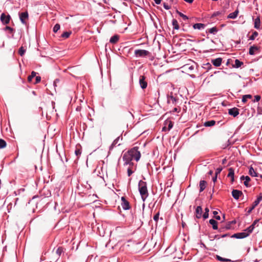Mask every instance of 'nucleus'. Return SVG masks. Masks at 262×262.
<instances>
[{"instance_id": "obj_16", "label": "nucleus", "mask_w": 262, "mask_h": 262, "mask_svg": "<svg viewBox=\"0 0 262 262\" xmlns=\"http://www.w3.org/2000/svg\"><path fill=\"white\" fill-rule=\"evenodd\" d=\"M54 254H56L57 257H59L62 252H63V248L62 247H55L52 251Z\"/></svg>"}, {"instance_id": "obj_22", "label": "nucleus", "mask_w": 262, "mask_h": 262, "mask_svg": "<svg viewBox=\"0 0 262 262\" xmlns=\"http://www.w3.org/2000/svg\"><path fill=\"white\" fill-rule=\"evenodd\" d=\"M207 185V182L205 180H201L199 184L200 192H201L204 190Z\"/></svg>"}, {"instance_id": "obj_38", "label": "nucleus", "mask_w": 262, "mask_h": 262, "mask_svg": "<svg viewBox=\"0 0 262 262\" xmlns=\"http://www.w3.org/2000/svg\"><path fill=\"white\" fill-rule=\"evenodd\" d=\"M216 259L219 260V261H224V262H230L231 261V260L229 259H227V258H223L222 257H221L219 255H216Z\"/></svg>"}, {"instance_id": "obj_10", "label": "nucleus", "mask_w": 262, "mask_h": 262, "mask_svg": "<svg viewBox=\"0 0 262 262\" xmlns=\"http://www.w3.org/2000/svg\"><path fill=\"white\" fill-rule=\"evenodd\" d=\"M11 16L10 15H6L5 13H3L0 17L1 21L3 25H7L10 23Z\"/></svg>"}, {"instance_id": "obj_32", "label": "nucleus", "mask_w": 262, "mask_h": 262, "mask_svg": "<svg viewBox=\"0 0 262 262\" xmlns=\"http://www.w3.org/2000/svg\"><path fill=\"white\" fill-rule=\"evenodd\" d=\"M216 122L214 120H211L209 121H206L204 123V125L206 127H210L214 125L215 124Z\"/></svg>"}, {"instance_id": "obj_39", "label": "nucleus", "mask_w": 262, "mask_h": 262, "mask_svg": "<svg viewBox=\"0 0 262 262\" xmlns=\"http://www.w3.org/2000/svg\"><path fill=\"white\" fill-rule=\"evenodd\" d=\"M177 13L179 14V15L185 21L187 20L188 19V17L186 15H184L182 12L179 11L178 10H177Z\"/></svg>"}, {"instance_id": "obj_25", "label": "nucleus", "mask_w": 262, "mask_h": 262, "mask_svg": "<svg viewBox=\"0 0 262 262\" xmlns=\"http://www.w3.org/2000/svg\"><path fill=\"white\" fill-rule=\"evenodd\" d=\"M205 27V25L202 23H196L193 25V28L194 29L202 30L204 29Z\"/></svg>"}, {"instance_id": "obj_24", "label": "nucleus", "mask_w": 262, "mask_h": 262, "mask_svg": "<svg viewBox=\"0 0 262 262\" xmlns=\"http://www.w3.org/2000/svg\"><path fill=\"white\" fill-rule=\"evenodd\" d=\"M249 174L251 177H257L259 176L258 173L254 170V168L251 166L249 168Z\"/></svg>"}, {"instance_id": "obj_15", "label": "nucleus", "mask_w": 262, "mask_h": 262, "mask_svg": "<svg viewBox=\"0 0 262 262\" xmlns=\"http://www.w3.org/2000/svg\"><path fill=\"white\" fill-rule=\"evenodd\" d=\"M202 208L201 206H198L195 211V217L197 219H201L202 216Z\"/></svg>"}, {"instance_id": "obj_7", "label": "nucleus", "mask_w": 262, "mask_h": 262, "mask_svg": "<svg viewBox=\"0 0 262 262\" xmlns=\"http://www.w3.org/2000/svg\"><path fill=\"white\" fill-rule=\"evenodd\" d=\"M3 31H5L7 33V37L9 38H14V34L15 30L14 28L9 27L6 26L3 29Z\"/></svg>"}, {"instance_id": "obj_19", "label": "nucleus", "mask_w": 262, "mask_h": 262, "mask_svg": "<svg viewBox=\"0 0 262 262\" xmlns=\"http://www.w3.org/2000/svg\"><path fill=\"white\" fill-rule=\"evenodd\" d=\"M222 62V58L221 57L217 58L216 59H211V63L214 66L218 67L221 65Z\"/></svg>"}, {"instance_id": "obj_6", "label": "nucleus", "mask_w": 262, "mask_h": 262, "mask_svg": "<svg viewBox=\"0 0 262 262\" xmlns=\"http://www.w3.org/2000/svg\"><path fill=\"white\" fill-rule=\"evenodd\" d=\"M19 17L20 21L24 25H27V20L29 19V14L28 11L19 13Z\"/></svg>"}, {"instance_id": "obj_8", "label": "nucleus", "mask_w": 262, "mask_h": 262, "mask_svg": "<svg viewBox=\"0 0 262 262\" xmlns=\"http://www.w3.org/2000/svg\"><path fill=\"white\" fill-rule=\"evenodd\" d=\"M250 232H248L247 229H246L244 232L235 233L231 236V237H234L236 238H244L248 236Z\"/></svg>"}, {"instance_id": "obj_58", "label": "nucleus", "mask_w": 262, "mask_h": 262, "mask_svg": "<svg viewBox=\"0 0 262 262\" xmlns=\"http://www.w3.org/2000/svg\"><path fill=\"white\" fill-rule=\"evenodd\" d=\"M59 82V79H56L54 81V85L55 87L57 86V83Z\"/></svg>"}, {"instance_id": "obj_29", "label": "nucleus", "mask_w": 262, "mask_h": 262, "mask_svg": "<svg viewBox=\"0 0 262 262\" xmlns=\"http://www.w3.org/2000/svg\"><path fill=\"white\" fill-rule=\"evenodd\" d=\"M243 64H244L243 62L239 60L236 59L235 60L234 64H233L232 66L233 68H239L241 67V66H243Z\"/></svg>"}, {"instance_id": "obj_62", "label": "nucleus", "mask_w": 262, "mask_h": 262, "mask_svg": "<svg viewBox=\"0 0 262 262\" xmlns=\"http://www.w3.org/2000/svg\"><path fill=\"white\" fill-rule=\"evenodd\" d=\"M34 77L33 76H31V75H29L28 77V82H31L32 79Z\"/></svg>"}, {"instance_id": "obj_61", "label": "nucleus", "mask_w": 262, "mask_h": 262, "mask_svg": "<svg viewBox=\"0 0 262 262\" xmlns=\"http://www.w3.org/2000/svg\"><path fill=\"white\" fill-rule=\"evenodd\" d=\"M217 175L215 174V176L212 178V181L214 182V183H215L217 180Z\"/></svg>"}, {"instance_id": "obj_4", "label": "nucleus", "mask_w": 262, "mask_h": 262, "mask_svg": "<svg viewBox=\"0 0 262 262\" xmlns=\"http://www.w3.org/2000/svg\"><path fill=\"white\" fill-rule=\"evenodd\" d=\"M135 55L136 57H146L150 56L151 53L145 50L137 49L135 51Z\"/></svg>"}, {"instance_id": "obj_60", "label": "nucleus", "mask_w": 262, "mask_h": 262, "mask_svg": "<svg viewBox=\"0 0 262 262\" xmlns=\"http://www.w3.org/2000/svg\"><path fill=\"white\" fill-rule=\"evenodd\" d=\"M36 74H37V73L35 72V71H32L30 75L31 76H33V77H35L36 76Z\"/></svg>"}, {"instance_id": "obj_18", "label": "nucleus", "mask_w": 262, "mask_h": 262, "mask_svg": "<svg viewBox=\"0 0 262 262\" xmlns=\"http://www.w3.org/2000/svg\"><path fill=\"white\" fill-rule=\"evenodd\" d=\"M259 48L256 46H251L249 48V53L251 55H253L256 54V52L259 50Z\"/></svg>"}, {"instance_id": "obj_37", "label": "nucleus", "mask_w": 262, "mask_h": 262, "mask_svg": "<svg viewBox=\"0 0 262 262\" xmlns=\"http://www.w3.org/2000/svg\"><path fill=\"white\" fill-rule=\"evenodd\" d=\"M137 165H135L134 169H132L130 167L127 168V176L130 177L136 170Z\"/></svg>"}, {"instance_id": "obj_45", "label": "nucleus", "mask_w": 262, "mask_h": 262, "mask_svg": "<svg viewBox=\"0 0 262 262\" xmlns=\"http://www.w3.org/2000/svg\"><path fill=\"white\" fill-rule=\"evenodd\" d=\"M26 52V50L23 47H21L18 50V54L20 56H23Z\"/></svg>"}, {"instance_id": "obj_64", "label": "nucleus", "mask_w": 262, "mask_h": 262, "mask_svg": "<svg viewBox=\"0 0 262 262\" xmlns=\"http://www.w3.org/2000/svg\"><path fill=\"white\" fill-rule=\"evenodd\" d=\"M81 107L80 106H78L76 107V110L77 111H81Z\"/></svg>"}, {"instance_id": "obj_31", "label": "nucleus", "mask_w": 262, "mask_h": 262, "mask_svg": "<svg viewBox=\"0 0 262 262\" xmlns=\"http://www.w3.org/2000/svg\"><path fill=\"white\" fill-rule=\"evenodd\" d=\"M255 203H256V201L255 200V201L253 203L252 206L250 207V208H249L247 210V209L246 210V211H247V215L249 214L252 212V211L255 208V207L256 206H257L258 204H259V203L255 204Z\"/></svg>"}, {"instance_id": "obj_59", "label": "nucleus", "mask_w": 262, "mask_h": 262, "mask_svg": "<svg viewBox=\"0 0 262 262\" xmlns=\"http://www.w3.org/2000/svg\"><path fill=\"white\" fill-rule=\"evenodd\" d=\"M180 108H178L177 107H174L173 110L171 111L172 113H175V112H179Z\"/></svg>"}, {"instance_id": "obj_42", "label": "nucleus", "mask_w": 262, "mask_h": 262, "mask_svg": "<svg viewBox=\"0 0 262 262\" xmlns=\"http://www.w3.org/2000/svg\"><path fill=\"white\" fill-rule=\"evenodd\" d=\"M258 35V33L256 31H254L252 33V34L250 36L249 39L253 40L255 39V38Z\"/></svg>"}, {"instance_id": "obj_33", "label": "nucleus", "mask_w": 262, "mask_h": 262, "mask_svg": "<svg viewBox=\"0 0 262 262\" xmlns=\"http://www.w3.org/2000/svg\"><path fill=\"white\" fill-rule=\"evenodd\" d=\"M218 31V29L216 27H214L208 29L206 31V33H209L213 34H215Z\"/></svg>"}, {"instance_id": "obj_35", "label": "nucleus", "mask_w": 262, "mask_h": 262, "mask_svg": "<svg viewBox=\"0 0 262 262\" xmlns=\"http://www.w3.org/2000/svg\"><path fill=\"white\" fill-rule=\"evenodd\" d=\"M209 212V208L208 207H206L205 209V212L202 215V217H203L204 220H206L207 218H208Z\"/></svg>"}, {"instance_id": "obj_20", "label": "nucleus", "mask_w": 262, "mask_h": 262, "mask_svg": "<svg viewBox=\"0 0 262 262\" xmlns=\"http://www.w3.org/2000/svg\"><path fill=\"white\" fill-rule=\"evenodd\" d=\"M259 220H255L253 223L247 228V230L248 231V232H250L251 233L253 231V229L255 228V226L258 223Z\"/></svg>"}, {"instance_id": "obj_14", "label": "nucleus", "mask_w": 262, "mask_h": 262, "mask_svg": "<svg viewBox=\"0 0 262 262\" xmlns=\"http://www.w3.org/2000/svg\"><path fill=\"white\" fill-rule=\"evenodd\" d=\"M229 115L234 117H236L239 114V109L236 107H233L228 110Z\"/></svg>"}, {"instance_id": "obj_13", "label": "nucleus", "mask_w": 262, "mask_h": 262, "mask_svg": "<svg viewBox=\"0 0 262 262\" xmlns=\"http://www.w3.org/2000/svg\"><path fill=\"white\" fill-rule=\"evenodd\" d=\"M231 193L233 198L236 200L239 199V197L243 195L242 191L237 189H233Z\"/></svg>"}, {"instance_id": "obj_40", "label": "nucleus", "mask_w": 262, "mask_h": 262, "mask_svg": "<svg viewBox=\"0 0 262 262\" xmlns=\"http://www.w3.org/2000/svg\"><path fill=\"white\" fill-rule=\"evenodd\" d=\"M72 32L71 31L69 32H64L61 35V37L64 38H68L69 37L70 35L71 34Z\"/></svg>"}, {"instance_id": "obj_17", "label": "nucleus", "mask_w": 262, "mask_h": 262, "mask_svg": "<svg viewBox=\"0 0 262 262\" xmlns=\"http://www.w3.org/2000/svg\"><path fill=\"white\" fill-rule=\"evenodd\" d=\"M229 173L227 177L231 178V182L233 183L234 181V169L232 167L228 169Z\"/></svg>"}, {"instance_id": "obj_21", "label": "nucleus", "mask_w": 262, "mask_h": 262, "mask_svg": "<svg viewBox=\"0 0 262 262\" xmlns=\"http://www.w3.org/2000/svg\"><path fill=\"white\" fill-rule=\"evenodd\" d=\"M39 193L40 196H43L44 198L49 197L51 195V192L48 189H45V188L40 191Z\"/></svg>"}, {"instance_id": "obj_9", "label": "nucleus", "mask_w": 262, "mask_h": 262, "mask_svg": "<svg viewBox=\"0 0 262 262\" xmlns=\"http://www.w3.org/2000/svg\"><path fill=\"white\" fill-rule=\"evenodd\" d=\"M167 103L172 105H176L179 100L177 97L173 96L172 93H171L170 95H167Z\"/></svg>"}, {"instance_id": "obj_3", "label": "nucleus", "mask_w": 262, "mask_h": 262, "mask_svg": "<svg viewBox=\"0 0 262 262\" xmlns=\"http://www.w3.org/2000/svg\"><path fill=\"white\" fill-rule=\"evenodd\" d=\"M165 252L167 254L173 255V258H180V256L182 255L181 251L177 252L176 247H168L165 250Z\"/></svg>"}, {"instance_id": "obj_36", "label": "nucleus", "mask_w": 262, "mask_h": 262, "mask_svg": "<svg viewBox=\"0 0 262 262\" xmlns=\"http://www.w3.org/2000/svg\"><path fill=\"white\" fill-rule=\"evenodd\" d=\"M252 98V96L251 95H250V94L245 95L243 96L242 101L243 103H246L247 102L248 99H251Z\"/></svg>"}, {"instance_id": "obj_46", "label": "nucleus", "mask_w": 262, "mask_h": 262, "mask_svg": "<svg viewBox=\"0 0 262 262\" xmlns=\"http://www.w3.org/2000/svg\"><path fill=\"white\" fill-rule=\"evenodd\" d=\"M75 154L77 157V158H78L81 154V149L80 148H76L75 150Z\"/></svg>"}, {"instance_id": "obj_1", "label": "nucleus", "mask_w": 262, "mask_h": 262, "mask_svg": "<svg viewBox=\"0 0 262 262\" xmlns=\"http://www.w3.org/2000/svg\"><path fill=\"white\" fill-rule=\"evenodd\" d=\"M141 156L139 147L138 146H134L126 152H124L122 156V160L125 161V164H128L130 162V160H135L138 162Z\"/></svg>"}, {"instance_id": "obj_53", "label": "nucleus", "mask_w": 262, "mask_h": 262, "mask_svg": "<svg viewBox=\"0 0 262 262\" xmlns=\"http://www.w3.org/2000/svg\"><path fill=\"white\" fill-rule=\"evenodd\" d=\"M41 81V77L40 76H36L35 77V81L34 84H37L39 83Z\"/></svg>"}, {"instance_id": "obj_28", "label": "nucleus", "mask_w": 262, "mask_h": 262, "mask_svg": "<svg viewBox=\"0 0 262 262\" xmlns=\"http://www.w3.org/2000/svg\"><path fill=\"white\" fill-rule=\"evenodd\" d=\"M260 20L259 17H256L254 20V28L256 29H260Z\"/></svg>"}, {"instance_id": "obj_26", "label": "nucleus", "mask_w": 262, "mask_h": 262, "mask_svg": "<svg viewBox=\"0 0 262 262\" xmlns=\"http://www.w3.org/2000/svg\"><path fill=\"white\" fill-rule=\"evenodd\" d=\"M239 13L238 10L237 9L234 12L230 13L227 17L228 18H231V19H235L237 17L238 14Z\"/></svg>"}, {"instance_id": "obj_23", "label": "nucleus", "mask_w": 262, "mask_h": 262, "mask_svg": "<svg viewBox=\"0 0 262 262\" xmlns=\"http://www.w3.org/2000/svg\"><path fill=\"white\" fill-rule=\"evenodd\" d=\"M231 223H229V222H227L225 226H222L221 227H220L219 228V231L220 232H222L223 231H224L225 230H229V229H230L232 228V226H231Z\"/></svg>"}, {"instance_id": "obj_55", "label": "nucleus", "mask_w": 262, "mask_h": 262, "mask_svg": "<svg viewBox=\"0 0 262 262\" xmlns=\"http://www.w3.org/2000/svg\"><path fill=\"white\" fill-rule=\"evenodd\" d=\"M205 66H206L205 68L207 69L208 70L211 69L212 68V65L209 62L205 64Z\"/></svg>"}, {"instance_id": "obj_47", "label": "nucleus", "mask_w": 262, "mask_h": 262, "mask_svg": "<svg viewBox=\"0 0 262 262\" xmlns=\"http://www.w3.org/2000/svg\"><path fill=\"white\" fill-rule=\"evenodd\" d=\"M60 26L59 24H56L53 27V31L54 32V33H56L59 29H60Z\"/></svg>"}, {"instance_id": "obj_5", "label": "nucleus", "mask_w": 262, "mask_h": 262, "mask_svg": "<svg viewBox=\"0 0 262 262\" xmlns=\"http://www.w3.org/2000/svg\"><path fill=\"white\" fill-rule=\"evenodd\" d=\"M173 126V122L170 120L167 119L164 122V126L162 130V132H168L172 128Z\"/></svg>"}, {"instance_id": "obj_34", "label": "nucleus", "mask_w": 262, "mask_h": 262, "mask_svg": "<svg viewBox=\"0 0 262 262\" xmlns=\"http://www.w3.org/2000/svg\"><path fill=\"white\" fill-rule=\"evenodd\" d=\"M172 24L173 26V28L176 30H178L180 28L177 19H173L172 20Z\"/></svg>"}, {"instance_id": "obj_52", "label": "nucleus", "mask_w": 262, "mask_h": 262, "mask_svg": "<svg viewBox=\"0 0 262 262\" xmlns=\"http://www.w3.org/2000/svg\"><path fill=\"white\" fill-rule=\"evenodd\" d=\"M222 169H223V168L222 167L217 168L215 170V174L218 175L219 174H220L221 173V172L222 171Z\"/></svg>"}, {"instance_id": "obj_48", "label": "nucleus", "mask_w": 262, "mask_h": 262, "mask_svg": "<svg viewBox=\"0 0 262 262\" xmlns=\"http://www.w3.org/2000/svg\"><path fill=\"white\" fill-rule=\"evenodd\" d=\"M119 140V137L117 138L115 140H114L112 144L110 146V149L113 148L114 147L116 146V145L118 143V142Z\"/></svg>"}, {"instance_id": "obj_11", "label": "nucleus", "mask_w": 262, "mask_h": 262, "mask_svg": "<svg viewBox=\"0 0 262 262\" xmlns=\"http://www.w3.org/2000/svg\"><path fill=\"white\" fill-rule=\"evenodd\" d=\"M121 206L124 210H129L130 209V205L129 202L125 199L124 196H122L121 199Z\"/></svg>"}, {"instance_id": "obj_51", "label": "nucleus", "mask_w": 262, "mask_h": 262, "mask_svg": "<svg viewBox=\"0 0 262 262\" xmlns=\"http://www.w3.org/2000/svg\"><path fill=\"white\" fill-rule=\"evenodd\" d=\"M261 200H262V192L261 193H260L259 195L257 196L256 200H255L256 201L255 204L259 203V202Z\"/></svg>"}, {"instance_id": "obj_50", "label": "nucleus", "mask_w": 262, "mask_h": 262, "mask_svg": "<svg viewBox=\"0 0 262 262\" xmlns=\"http://www.w3.org/2000/svg\"><path fill=\"white\" fill-rule=\"evenodd\" d=\"M212 213H213V214L214 215V217L216 220H221L220 216L217 215V214H218V212L217 211H213Z\"/></svg>"}, {"instance_id": "obj_2", "label": "nucleus", "mask_w": 262, "mask_h": 262, "mask_svg": "<svg viewBox=\"0 0 262 262\" xmlns=\"http://www.w3.org/2000/svg\"><path fill=\"white\" fill-rule=\"evenodd\" d=\"M138 189L142 200L144 201L148 196L146 182L140 180L138 183Z\"/></svg>"}, {"instance_id": "obj_57", "label": "nucleus", "mask_w": 262, "mask_h": 262, "mask_svg": "<svg viewBox=\"0 0 262 262\" xmlns=\"http://www.w3.org/2000/svg\"><path fill=\"white\" fill-rule=\"evenodd\" d=\"M170 3L172 5H176L178 3V0H170Z\"/></svg>"}, {"instance_id": "obj_56", "label": "nucleus", "mask_w": 262, "mask_h": 262, "mask_svg": "<svg viewBox=\"0 0 262 262\" xmlns=\"http://www.w3.org/2000/svg\"><path fill=\"white\" fill-rule=\"evenodd\" d=\"M163 7L166 10H169L171 8V7L165 3H163Z\"/></svg>"}, {"instance_id": "obj_27", "label": "nucleus", "mask_w": 262, "mask_h": 262, "mask_svg": "<svg viewBox=\"0 0 262 262\" xmlns=\"http://www.w3.org/2000/svg\"><path fill=\"white\" fill-rule=\"evenodd\" d=\"M119 39V36L118 35H115L113 36L110 39V42L113 44L117 43Z\"/></svg>"}, {"instance_id": "obj_63", "label": "nucleus", "mask_w": 262, "mask_h": 262, "mask_svg": "<svg viewBox=\"0 0 262 262\" xmlns=\"http://www.w3.org/2000/svg\"><path fill=\"white\" fill-rule=\"evenodd\" d=\"M155 3L156 4H160L161 3V1L162 0H154Z\"/></svg>"}, {"instance_id": "obj_12", "label": "nucleus", "mask_w": 262, "mask_h": 262, "mask_svg": "<svg viewBox=\"0 0 262 262\" xmlns=\"http://www.w3.org/2000/svg\"><path fill=\"white\" fill-rule=\"evenodd\" d=\"M139 84L142 89H145L147 86V82L146 81V77L144 75L140 76Z\"/></svg>"}, {"instance_id": "obj_30", "label": "nucleus", "mask_w": 262, "mask_h": 262, "mask_svg": "<svg viewBox=\"0 0 262 262\" xmlns=\"http://www.w3.org/2000/svg\"><path fill=\"white\" fill-rule=\"evenodd\" d=\"M209 223L212 225V228L214 230H216L218 229V227H217L218 224H217V221H216L215 220H214L213 219H210L209 220Z\"/></svg>"}, {"instance_id": "obj_44", "label": "nucleus", "mask_w": 262, "mask_h": 262, "mask_svg": "<svg viewBox=\"0 0 262 262\" xmlns=\"http://www.w3.org/2000/svg\"><path fill=\"white\" fill-rule=\"evenodd\" d=\"M6 142L4 140L0 139V148H5L6 146Z\"/></svg>"}, {"instance_id": "obj_49", "label": "nucleus", "mask_w": 262, "mask_h": 262, "mask_svg": "<svg viewBox=\"0 0 262 262\" xmlns=\"http://www.w3.org/2000/svg\"><path fill=\"white\" fill-rule=\"evenodd\" d=\"M160 212L158 211L153 217L154 220L157 223L159 219Z\"/></svg>"}, {"instance_id": "obj_54", "label": "nucleus", "mask_w": 262, "mask_h": 262, "mask_svg": "<svg viewBox=\"0 0 262 262\" xmlns=\"http://www.w3.org/2000/svg\"><path fill=\"white\" fill-rule=\"evenodd\" d=\"M254 100H253V102H258L260 100L261 97L260 95H256L254 96Z\"/></svg>"}, {"instance_id": "obj_41", "label": "nucleus", "mask_w": 262, "mask_h": 262, "mask_svg": "<svg viewBox=\"0 0 262 262\" xmlns=\"http://www.w3.org/2000/svg\"><path fill=\"white\" fill-rule=\"evenodd\" d=\"M250 180L251 179L249 176H245V181L244 182V184L245 185V186H246L247 187H249V182L250 181Z\"/></svg>"}, {"instance_id": "obj_43", "label": "nucleus", "mask_w": 262, "mask_h": 262, "mask_svg": "<svg viewBox=\"0 0 262 262\" xmlns=\"http://www.w3.org/2000/svg\"><path fill=\"white\" fill-rule=\"evenodd\" d=\"M132 161L133 160H130V162H129L128 164H125V161H123L124 162L123 165L124 166L129 165V167H130L132 169H134L135 167V165L136 164H135L134 163V162H132Z\"/></svg>"}]
</instances>
